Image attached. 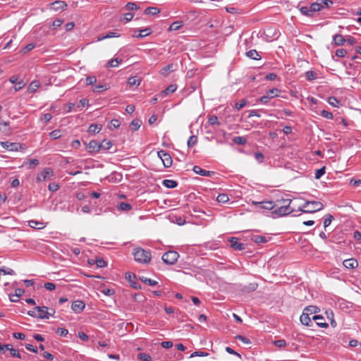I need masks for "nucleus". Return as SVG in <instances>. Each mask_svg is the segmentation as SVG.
<instances>
[{"label": "nucleus", "instance_id": "f257e3e1", "mask_svg": "<svg viewBox=\"0 0 361 361\" xmlns=\"http://www.w3.org/2000/svg\"><path fill=\"white\" fill-rule=\"evenodd\" d=\"M133 255L135 260L141 264H148L152 259L151 252L142 247H135Z\"/></svg>", "mask_w": 361, "mask_h": 361}, {"label": "nucleus", "instance_id": "f03ea898", "mask_svg": "<svg viewBox=\"0 0 361 361\" xmlns=\"http://www.w3.org/2000/svg\"><path fill=\"white\" fill-rule=\"evenodd\" d=\"M324 204L319 201H306L301 207L300 211L303 213H314L322 210Z\"/></svg>", "mask_w": 361, "mask_h": 361}, {"label": "nucleus", "instance_id": "7ed1b4c3", "mask_svg": "<svg viewBox=\"0 0 361 361\" xmlns=\"http://www.w3.org/2000/svg\"><path fill=\"white\" fill-rule=\"evenodd\" d=\"M291 202L290 199H287L285 202L287 204L286 205H276V209L272 212V214L277 217L291 214L293 212V209L290 207Z\"/></svg>", "mask_w": 361, "mask_h": 361}, {"label": "nucleus", "instance_id": "20e7f679", "mask_svg": "<svg viewBox=\"0 0 361 361\" xmlns=\"http://www.w3.org/2000/svg\"><path fill=\"white\" fill-rule=\"evenodd\" d=\"M179 257V254L176 251L170 250L162 255V260L165 264H174Z\"/></svg>", "mask_w": 361, "mask_h": 361}, {"label": "nucleus", "instance_id": "39448f33", "mask_svg": "<svg viewBox=\"0 0 361 361\" xmlns=\"http://www.w3.org/2000/svg\"><path fill=\"white\" fill-rule=\"evenodd\" d=\"M37 311V318L49 319L50 316H53L55 313L54 310H51V313H49V308L45 306H37L35 308Z\"/></svg>", "mask_w": 361, "mask_h": 361}, {"label": "nucleus", "instance_id": "423d86ee", "mask_svg": "<svg viewBox=\"0 0 361 361\" xmlns=\"http://www.w3.org/2000/svg\"><path fill=\"white\" fill-rule=\"evenodd\" d=\"M279 92L280 90L278 88H272L267 91L265 95L262 96L259 101L263 104H267L271 99L278 97Z\"/></svg>", "mask_w": 361, "mask_h": 361}, {"label": "nucleus", "instance_id": "0eeeda50", "mask_svg": "<svg viewBox=\"0 0 361 361\" xmlns=\"http://www.w3.org/2000/svg\"><path fill=\"white\" fill-rule=\"evenodd\" d=\"M252 204L259 210H272L276 207L273 201L252 202Z\"/></svg>", "mask_w": 361, "mask_h": 361}, {"label": "nucleus", "instance_id": "6e6552de", "mask_svg": "<svg viewBox=\"0 0 361 361\" xmlns=\"http://www.w3.org/2000/svg\"><path fill=\"white\" fill-rule=\"evenodd\" d=\"M230 243V247L238 251H242L246 249L247 245L239 242V240L236 237H231L228 238Z\"/></svg>", "mask_w": 361, "mask_h": 361}, {"label": "nucleus", "instance_id": "1a4fd4ad", "mask_svg": "<svg viewBox=\"0 0 361 361\" xmlns=\"http://www.w3.org/2000/svg\"><path fill=\"white\" fill-rule=\"evenodd\" d=\"M159 157L162 160L163 164L166 168H169L172 164L171 155L164 150H160L157 152Z\"/></svg>", "mask_w": 361, "mask_h": 361}, {"label": "nucleus", "instance_id": "9d476101", "mask_svg": "<svg viewBox=\"0 0 361 361\" xmlns=\"http://www.w3.org/2000/svg\"><path fill=\"white\" fill-rule=\"evenodd\" d=\"M50 9L56 12H61L67 9L68 4L63 1H56L49 5Z\"/></svg>", "mask_w": 361, "mask_h": 361}, {"label": "nucleus", "instance_id": "9b49d317", "mask_svg": "<svg viewBox=\"0 0 361 361\" xmlns=\"http://www.w3.org/2000/svg\"><path fill=\"white\" fill-rule=\"evenodd\" d=\"M185 355L187 356L184 357V355L182 353H178V354L176 355V357L178 360H181V359H184V358L188 359V358H192L195 356H200V357L208 356L209 353L202 352V351H195L192 353H190V355H189V353H185Z\"/></svg>", "mask_w": 361, "mask_h": 361}, {"label": "nucleus", "instance_id": "f8f14e48", "mask_svg": "<svg viewBox=\"0 0 361 361\" xmlns=\"http://www.w3.org/2000/svg\"><path fill=\"white\" fill-rule=\"evenodd\" d=\"M53 176V171L50 168L44 169L41 173H39L37 176V181L42 182L46 180L47 178H49L50 176Z\"/></svg>", "mask_w": 361, "mask_h": 361}, {"label": "nucleus", "instance_id": "ddd939ff", "mask_svg": "<svg viewBox=\"0 0 361 361\" xmlns=\"http://www.w3.org/2000/svg\"><path fill=\"white\" fill-rule=\"evenodd\" d=\"M1 146L7 150L15 152L22 148V145L20 143L10 142L8 141L1 142Z\"/></svg>", "mask_w": 361, "mask_h": 361}, {"label": "nucleus", "instance_id": "4468645a", "mask_svg": "<svg viewBox=\"0 0 361 361\" xmlns=\"http://www.w3.org/2000/svg\"><path fill=\"white\" fill-rule=\"evenodd\" d=\"M300 321L303 325H305L307 326L312 327L314 325L312 318L311 319L308 313H305L303 311L300 317Z\"/></svg>", "mask_w": 361, "mask_h": 361}, {"label": "nucleus", "instance_id": "2eb2a0df", "mask_svg": "<svg viewBox=\"0 0 361 361\" xmlns=\"http://www.w3.org/2000/svg\"><path fill=\"white\" fill-rule=\"evenodd\" d=\"M85 307V304L82 300H75L71 305L72 310L75 313L81 312Z\"/></svg>", "mask_w": 361, "mask_h": 361}, {"label": "nucleus", "instance_id": "dca6fc26", "mask_svg": "<svg viewBox=\"0 0 361 361\" xmlns=\"http://www.w3.org/2000/svg\"><path fill=\"white\" fill-rule=\"evenodd\" d=\"M87 147L90 153H96L100 150L99 142L97 140H91Z\"/></svg>", "mask_w": 361, "mask_h": 361}, {"label": "nucleus", "instance_id": "f3484780", "mask_svg": "<svg viewBox=\"0 0 361 361\" xmlns=\"http://www.w3.org/2000/svg\"><path fill=\"white\" fill-rule=\"evenodd\" d=\"M312 320L316 322V325L322 328H327L329 324L326 322H322L324 320V317L321 315H314L312 317Z\"/></svg>", "mask_w": 361, "mask_h": 361}, {"label": "nucleus", "instance_id": "a211bd4d", "mask_svg": "<svg viewBox=\"0 0 361 361\" xmlns=\"http://www.w3.org/2000/svg\"><path fill=\"white\" fill-rule=\"evenodd\" d=\"M343 266L347 269H354L358 266L357 261L354 258L345 259L343 262Z\"/></svg>", "mask_w": 361, "mask_h": 361}, {"label": "nucleus", "instance_id": "6ab92c4d", "mask_svg": "<svg viewBox=\"0 0 361 361\" xmlns=\"http://www.w3.org/2000/svg\"><path fill=\"white\" fill-rule=\"evenodd\" d=\"M193 171L197 173V174H199V175H201V176H210L212 173H213L212 171H206L204 169H202L200 166H195L193 167Z\"/></svg>", "mask_w": 361, "mask_h": 361}, {"label": "nucleus", "instance_id": "aec40b11", "mask_svg": "<svg viewBox=\"0 0 361 361\" xmlns=\"http://www.w3.org/2000/svg\"><path fill=\"white\" fill-rule=\"evenodd\" d=\"M13 357H16L19 359H23L25 360L27 357L25 355H27L26 353L23 352V354L19 353V351L16 349H14L13 347L11 348V350L8 353Z\"/></svg>", "mask_w": 361, "mask_h": 361}, {"label": "nucleus", "instance_id": "412c9836", "mask_svg": "<svg viewBox=\"0 0 361 361\" xmlns=\"http://www.w3.org/2000/svg\"><path fill=\"white\" fill-rule=\"evenodd\" d=\"M128 281L130 283V286L135 289H140L141 286L137 283L134 281L135 279V275L134 274H129L127 276Z\"/></svg>", "mask_w": 361, "mask_h": 361}, {"label": "nucleus", "instance_id": "4be33fe9", "mask_svg": "<svg viewBox=\"0 0 361 361\" xmlns=\"http://www.w3.org/2000/svg\"><path fill=\"white\" fill-rule=\"evenodd\" d=\"M333 41L336 46H342L345 42V39L343 35L336 34L333 37Z\"/></svg>", "mask_w": 361, "mask_h": 361}, {"label": "nucleus", "instance_id": "5701e85b", "mask_svg": "<svg viewBox=\"0 0 361 361\" xmlns=\"http://www.w3.org/2000/svg\"><path fill=\"white\" fill-rule=\"evenodd\" d=\"M102 126L100 124H91L88 128L87 132L90 134L98 133L102 130Z\"/></svg>", "mask_w": 361, "mask_h": 361}, {"label": "nucleus", "instance_id": "b1692460", "mask_svg": "<svg viewBox=\"0 0 361 361\" xmlns=\"http://www.w3.org/2000/svg\"><path fill=\"white\" fill-rule=\"evenodd\" d=\"M113 143L111 140H103L102 142H99L100 150L107 151L111 149Z\"/></svg>", "mask_w": 361, "mask_h": 361}, {"label": "nucleus", "instance_id": "393cba45", "mask_svg": "<svg viewBox=\"0 0 361 361\" xmlns=\"http://www.w3.org/2000/svg\"><path fill=\"white\" fill-rule=\"evenodd\" d=\"M116 207L117 209L121 212H128L132 209L131 204L127 202H120Z\"/></svg>", "mask_w": 361, "mask_h": 361}, {"label": "nucleus", "instance_id": "a878e982", "mask_svg": "<svg viewBox=\"0 0 361 361\" xmlns=\"http://www.w3.org/2000/svg\"><path fill=\"white\" fill-rule=\"evenodd\" d=\"M40 87V82L39 80L32 81L28 86V92L33 93Z\"/></svg>", "mask_w": 361, "mask_h": 361}, {"label": "nucleus", "instance_id": "bb28decb", "mask_svg": "<svg viewBox=\"0 0 361 361\" xmlns=\"http://www.w3.org/2000/svg\"><path fill=\"white\" fill-rule=\"evenodd\" d=\"M109 88V86L107 84H99L96 85L93 87L92 91L96 93H100L104 90H106Z\"/></svg>", "mask_w": 361, "mask_h": 361}, {"label": "nucleus", "instance_id": "cd10ccee", "mask_svg": "<svg viewBox=\"0 0 361 361\" xmlns=\"http://www.w3.org/2000/svg\"><path fill=\"white\" fill-rule=\"evenodd\" d=\"M319 310H320L318 307L314 306V305H310V306L305 307V309L303 310V312L305 313H308V314L310 316L311 314L319 312Z\"/></svg>", "mask_w": 361, "mask_h": 361}, {"label": "nucleus", "instance_id": "c85d7f7f", "mask_svg": "<svg viewBox=\"0 0 361 361\" xmlns=\"http://www.w3.org/2000/svg\"><path fill=\"white\" fill-rule=\"evenodd\" d=\"M162 184L167 188H175L178 185V183L176 180L165 179L163 180Z\"/></svg>", "mask_w": 361, "mask_h": 361}, {"label": "nucleus", "instance_id": "c756f323", "mask_svg": "<svg viewBox=\"0 0 361 361\" xmlns=\"http://www.w3.org/2000/svg\"><path fill=\"white\" fill-rule=\"evenodd\" d=\"M28 225L31 228H38V229H42L45 227L44 224L43 222H39V221H35V220L29 221Z\"/></svg>", "mask_w": 361, "mask_h": 361}, {"label": "nucleus", "instance_id": "7c9ffc66", "mask_svg": "<svg viewBox=\"0 0 361 361\" xmlns=\"http://www.w3.org/2000/svg\"><path fill=\"white\" fill-rule=\"evenodd\" d=\"M246 56L254 60H259L261 59L260 55L255 49H251L247 51Z\"/></svg>", "mask_w": 361, "mask_h": 361}, {"label": "nucleus", "instance_id": "2f4dec72", "mask_svg": "<svg viewBox=\"0 0 361 361\" xmlns=\"http://www.w3.org/2000/svg\"><path fill=\"white\" fill-rule=\"evenodd\" d=\"M232 140L235 144L239 145H245L247 142V138L243 136L233 137Z\"/></svg>", "mask_w": 361, "mask_h": 361}, {"label": "nucleus", "instance_id": "473e14b6", "mask_svg": "<svg viewBox=\"0 0 361 361\" xmlns=\"http://www.w3.org/2000/svg\"><path fill=\"white\" fill-rule=\"evenodd\" d=\"M173 66L172 63L168 64L160 70V74L164 77L167 76L169 73L173 71Z\"/></svg>", "mask_w": 361, "mask_h": 361}, {"label": "nucleus", "instance_id": "72a5a7b5", "mask_svg": "<svg viewBox=\"0 0 361 361\" xmlns=\"http://www.w3.org/2000/svg\"><path fill=\"white\" fill-rule=\"evenodd\" d=\"M122 61V59L118 58H115L109 60L106 63L107 68H114L119 65V63Z\"/></svg>", "mask_w": 361, "mask_h": 361}, {"label": "nucleus", "instance_id": "f704fd0d", "mask_svg": "<svg viewBox=\"0 0 361 361\" xmlns=\"http://www.w3.org/2000/svg\"><path fill=\"white\" fill-rule=\"evenodd\" d=\"M252 240L257 244L266 243L268 242V239L262 235H254L252 238Z\"/></svg>", "mask_w": 361, "mask_h": 361}, {"label": "nucleus", "instance_id": "c9c22d12", "mask_svg": "<svg viewBox=\"0 0 361 361\" xmlns=\"http://www.w3.org/2000/svg\"><path fill=\"white\" fill-rule=\"evenodd\" d=\"M119 36H120V35L116 32H109L105 35L99 36L98 37V40L100 41V40H103V39L111 38V37H118Z\"/></svg>", "mask_w": 361, "mask_h": 361}, {"label": "nucleus", "instance_id": "e433bc0d", "mask_svg": "<svg viewBox=\"0 0 361 361\" xmlns=\"http://www.w3.org/2000/svg\"><path fill=\"white\" fill-rule=\"evenodd\" d=\"M141 80L137 76H132L128 79V84L130 86L137 85L140 84Z\"/></svg>", "mask_w": 361, "mask_h": 361}, {"label": "nucleus", "instance_id": "4c0bfd02", "mask_svg": "<svg viewBox=\"0 0 361 361\" xmlns=\"http://www.w3.org/2000/svg\"><path fill=\"white\" fill-rule=\"evenodd\" d=\"M310 6H311L312 13L322 10V6L320 4V2L319 1V0H317L315 2L311 4Z\"/></svg>", "mask_w": 361, "mask_h": 361}, {"label": "nucleus", "instance_id": "58836bf2", "mask_svg": "<svg viewBox=\"0 0 361 361\" xmlns=\"http://www.w3.org/2000/svg\"><path fill=\"white\" fill-rule=\"evenodd\" d=\"M141 121L139 119H134L130 123V127L132 130L135 131L138 130L141 126Z\"/></svg>", "mask_w": 361, "mask_h": 361}, {"label": "nucleus", "instance_id": "ea45409f", "mask_svg": "<svg viewBox=\"0 0 361 361\" xmlns=\"http://www.w3.org/2000/svg\"><path fill=\"white\" fill-rule=\"evenodd\" d=\"M140 279L141 280V281H142L143 283H145L150 286H156L158 283V282L157 281L152 280L151 279H148L145 276H141V277H140Z\"/></svg>", "mask_w": 361, "mask_h": 361}, {"label": "nucleus", "instance_id": "a19ab883", "mask_svg": "<svg viewBox=\"0 0 361 361\" xmlns=\"http://www.w3.org/2000/svg\"><path fill=\"white\" fill-rule=\"evenodd\" d=\"M300 11L302 15L306 16H312L313 15L312 9H311V6H310V7L302 6L300 8Z\"/></svg>", "mask_w": 361, "mask_h": 361}, {"label": "nucleus", "instance_id": "79ce46f5", "mask_svg": "<svg viewBox=\"0 0 361 361\" xmlns=\"http://www.w3.org/2000/svg\"><path fill=\"white\" fill-rule=\"evenodd\" d=\"M151 29L149 27H147L145 29H142L139 30V34L136 36L137 38H142L144 37L148 36L151 33Z\"/></svg>", "mask_w": 361, "mask_h": 361}, {"label": "nucleus", "instance_id": "37998d69", "mask_svg": "<svg viewBox=\"0 0 361 361\" xmlns=\"http://www.w3.org/2000/svg\"><path fill=\"white\" fill-rule=\"evenodd\" d=\"M159 12V9L157 7H148L145 10V13L147 15H156Z\"/></svg>", "mask_w": 361, "mask_h": 361}, {"label": "nucleus", "instance_id": "c03bdc74", "mask_svg": "<svg viewBox=\"0 0 361 361\" xmlns=\"http://www.w3.org/2000/svg\"><path fill=\"white\" fill-rule=\"evenodd\" d=\"M216 200L219 203H226L229 200V198L226 194L221 193L217 196Z\"/></svg>", "mask_w": 361, "mask_h": 361}, {"label": "nucleus", "instance_id": "a18cd8bd", "mask_svg": "<svg viewBox=\"0 0 361 361\" xmlns=\"http://www.w3.org/2000/svg\"><path fill=\"white\" fill-rule=\"evenodd\" d=\"M137 358L141 361H151L150 355L144 353H138Z\"/></svg>", "mask_w": 361, "mask_h": 361}, {"label": "nucleus", "instance_id": "49530a36", "mask_svg": "<svg viewBox=\"0 0 361 361\" xmlns=\"http://www.w3.org/2000/svg\"><path fill=\"white\" fill-rule=\"evenodd\" d=\"M328 102L330 105L333 106H338V105L341 104V101L338 100L336 97H329L328 98Z\"/></svg>", "mask_w": 361, "mask_h": 361}, {"label": "nucleus", "instance_id": "de8ad7c7", "mask_svg": "<svg viewBox=\"0 0 361 361\" xmlns=\"http://www.w3.org/2000/svg\"><path fill=\"white\" fill-rule=\"evenodd\" d=\"M334 219V218L331 214H326L324 219V228H326L327 226H329L331 224V223Z\"/></svg>", "mask_w": 361, "mask_h": 361}, {"label": "nucleus", "instance_id": "09e8293b", "mask_svg": "<svg viewBox=\"0 0 361 361\" xmlns=\"http://www.w3.org/2000/svg\"><path fill=\"white\" fill-rule=\"evenodd\" d=\"M182 27V23L179 21L173 22L169 27V30L170 31H176L180 29Z\"/></svg>", "mask_w": 361, "mask_h": 361}, {"label": "nucleus", "instance_id": "8fccbe9b", "mask_svg": "<svg viewBox=\"0 0 361 361\" xmlns=\"http://www.w3.org/2000/svg\"><path fill=\"white\" fill-rule=\"evenodd\" d=\"M319 1L322 6V9L331 8L334 4L331 0H319Z\"/></svg>", "mask_w": 361, "mask_h": 361}, {"label": "nucleus", "instance_id": "3c124183", "mask_svg": "<svg viewBox=\"0 0 361 361\" xmlns=\"http://www.w3.org/2000/svg\"><path fill=\"white\" fill-rule=\"evenodd\" d=\"M316 73L312 71H308L305 73V78L309 81H312L316 79Z\"/></svg>", "mask_w": 361, "mask_h": 361}, {"label": "nucleus", "instance_id": "603ef678", "mask_svg": "<svg viewBox=\"0 0 361 361\" xmlns=\"http://www.w3.org/2000/svg\"><path fill=\"white\" fill-rule=\"evenodd\" d=\"M126 8L128 11H133L139 9L140 6L134 2H128L126 5Z\"/></svg>", "mask_w": 361, "mask_h": 361}, {"label": "nucleus", "instance_id": "864d4df0", "mask_svg": "<svg viewBox=\"0 0 361 361\" xmlns=\"http://www.w3.org/2000/svg\"><path fill=\"white\" fill-rule=\"evenodd\" d=\"M197 142V137L195 135H192L189 137L188 140V147H192L196 145Z\"/></svg>", "mask_w": 361, "mask_h": 361}, {"label": "nucleus", "instance_id": "5fc2aeb1", "mask_svg": "<svg viewBox=\"0 0 361 361\" xmlns=\"http://www.w3.org/2000/svg\"><path fill=\"white\" fill-rule=\"evenodd\" d=\"M246 104H247L246 99H241L235 104V107L237 110H240L246 105Z\"/></svg>", "mask_w": 361, "mask_h": 361}, {"label": "nucleus", "instance_id": "6e6d98bb", "mask_svg": "<svg viewBox=\"0 0 361 361\" xmlns=\"http://www.w3.org/2000/svg\"><path fill=\"white\" fill-rule=\"evenodd\" d=\"M325 173V166L319 169H317L314 173V178L316 179H319Z\"/></svg>", "mask_w": 361, "mask_h": 361}, {"label": "nucleus", "instance_id": "4d7b16f0", "mask_svg": "<svg viewBox=\"0 0 361 361\" xmlns=\"http://www.w3.org/2000/svg\"><path fill=\"white\" fill-rule=\"evenodd\" d=\"M11 348H12V345L10 344L0 345V352H2L4 354L8 353L11 350Z\"/></svg>", "mask_w": 361, "mask_h": 361}, {"label": "nucleus", "instance_id": "13d9d810", "mask_svg": "<svg viewBox=\"0 0 361 361\" xmlns=\"http://www.w3.org/2000/svg\"><path fill=\"white\" fill-rule=\"evenodd\" d=\"M208 122L212 125H219V122L218 121V118L215 115L210 116L208 118Z\"/></svg>", "mask_w": 361, "mask_h": 361}, {"label": "nucleus", "instance_id": "bf43d9fd", "mask_svg": "<svg viewBox=\"0 0 361 361\" xmlns=\"http://www.w3.org/2000/svg\"><path fill=\"white\" fill-rule=\"evenodd\" d=\"M349 346L350 347H356L359 345V352H361V343H359V341L356 339H352L349 341L348 343Z\"/></svg>", "mask_w": 361, "mask_h": 361}, {"label": "nucleus", "instance_id": "052dcab7", "mask_svg": "<svg viewBox=\"0 0 361 361\" xmlns=\"http://www.w3.org/2000/svg\"><path fill=\"white\" fill-rule=\"evenodd\" d=\"M320 115L327 119H332L334 118L333 114L326 110H322L320 113Z\"/></svg>", "mask_w": 361, "mask_h": 361}, {"label": "nucleus", "instance_id": "680f3d73", "mask_svg": "<svg viewBox=\"0 0 361 361\" xmlns=\"http://www.w3.org/2000/svg\"><path fill=\"white\" fill-rule=\"evenodd\" d=\"M95 264L99 268H103L107 266L106 262L102 258L95 259Z\"/></svg>", "mask_w": 361, "mask_h": 361}, {"label": "nucleus", "instance_id": "e2e57ef3", "mask_svg": "<svg viewBox=\"0 0 361 361\" xmlns=\"http://www.w3.org/2000/svg\"><path fill=\"white\" fill-rule=\"evenodd\" d=\"M0 270H2L1 274H8V275H14L15 274V271L13 269H9V268H6L5 267H1Z\"/></svg>", "mask_w": 361, "mask_h": 361}, {"label": "nucleus", "instance_id": "0e129e2a", "mask_svg": "<svg viewBox=\"0 0 361 361\" xmlns=\"http://www.w3.org/2000/svg\"><path fill=\"white\" fill-rule=\"evenodd\" d=\"M254 157H255V159L259 162V163H262L263 161H264V155L262 152H257L255 153L254 154Z\"/></svg>", "mask_w": 361, "mask_h": 361}, {"label": "nucleus", "instance_id": "69168bd1", "mask_svg": "<svg viewBox=\"0 0 361 361\" xmlns=\"http://www.w3.org/2000/svg\"><path fill=\"white\" fill-rule=\"evenodd\" d=\"M176 88L177 87L176 85H171L164 91H163V92L166 94L173 93L176 90Z\"/></svg>", "mask_w": 361, "mask_h": 361}, {"label": "nucleus", "instance_id": "338daca9", "mask_svg": "<svg viewBox=\"0 0 361 361\" xmlns=\"http://www.w3.org/2000/svg\"><path fill=\"white\" fill-rule=\"evenodd\" d=\"M347 54V51L344 49H338L336 51V56L340 58L345 57Z\"/></svg>", "mask_w": 361, "mask_h": 361}, {"label": "nucleus", "instance_id": "774afa93", "mask_svg": "<svg viewBox=\"0 0 361 361\" xmlns=\"http://www.w3.org/2000/svg\"><path fill=\"white\" fill-rule=\"evenodd\" d=\"M274 345L278 347L279 348H281L283 347H285L286 345V342L285 340L283 339H280V340H277V341H275L274 342Z\"/></svg>", "mask_w": 361, "mask_h": 361}]
</instances>
